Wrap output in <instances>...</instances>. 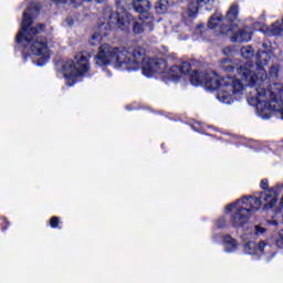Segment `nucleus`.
Instances as JSON below:
<instances>
[{
    "label": "nucleus",
    "instance_id": "obj_20",
    "mask_svg": "<svg viewBox=\"0 0 283 283\" xmlns=\"http://www.w3.org/2000/svg\"><path fill=\"white\" fill-rule=\"evenodd\" d=\"M280 70L277 69V66H272L270 69V78L272 81H275V78H277V74H279Z\"/></svg>",
    "mask_w": 283,
    "mask_h": 283
},
{
    "label": "nucleus",
    "instance_id": "obj_29",
    "mask_svg": "<svg viewBox=\"0 0 283 283\" xmlns=\"http://www.w3.org/2000/svg\"><path fill=\"white\" fill-rule=\"evenodd\" d=\"M280 208L283 209V196L281 197V200H280Z\"/></svg>",
    "mask_w": 283,
    "mask_h": 283
},
{
    "label": "nucleus",
    "instance_id": "obj_18",
    "mask_svg": "<svg viewBox=\"0 0 283 283\" xmlns=\"http://www.w3.org/2000/svg\"><path fill=\"white\" fill-rule=\"evenodd\" d=\"M241 56L243 59H247V60L251 59L253 56V48H251V46H243L241 49Z\"/></svg>",
    "mask_w": 283,
    "mask_h": 283
},
{
    "label": "nucleus",
    "instance_id": "obj_7",
    "mask_svg": "<svg viewBox=\"0 0 283 283\" xmlns=\"http://www.w3.org/2000/svg\"><path fill=\"white\" fill-rule=\"evenodd\" d=\"M62 72L66 81V85L72 87L76 83V78L85 76L90 72V54L78 53L74 60H67L62 65Z\"/></svg>",
    "mask_w": 283,
    "mask_h": 283
},
{
    "label": "nucleus",
    "instance_id": "obj_9",
    "mask_svg": "<svg viewBox=\"0 0 283 283\" xmlns=\"http://www.w3.org/2000/svg\"><path fill=\"white\" fill-rule=\"evenodd\" d=\"M229 32H232V43H249L251 40V29L249 28L235 31L234 27H230L228 31H224V29L221 30V34H229Z\"/></svg>",
    "mask_w": 283,
    "mask_h": 283
},
{
    "label": "nucleus",
    "instance_id": "obj_27",
    "mask_svg": "<svg viewBox=\"0 0 283 283\" xmlns=\"http://www.w3.org/2000/svg\"><path fill=\"white\" fill-rule=\"evenodd\" d=\"M197 3L199 7L207 6V3H209V0H197Z\"/></svg>",
    "mask_w": 283,
    "mask_h": 283
},
{
    "label": "nucleus",
    "instance_id": "obj_24",
    "mask_svg": "<svg viewBox=\"0 0 283 283\" xmlns=\"http://www.w3.org/2000/svg\"><path fill=\"white\" fill-rule=\"evenodd\" d=\"M50 227H52V229H56L59 227V219H57V217L51 218Z\"/></svg>",
    "mask_w": 283,
    "mask_h": 283
},
{
    "label": "nucleus",
    "instance_id": "obj_30",
    "mask_svg": "<svg viewBox=\"0 0 283 283\" xmlns=\"http://www.w3.org/2000/svg\"><path fill=\"white\" fill-rule=\"evenodd\" d=\"M281 187H282V191H283V184L281 185Z\"/></svg>",
    "mask_w": 283,
    "mask_h": 283
},
{
    "label": "nucleus",
    "instance_id": "obj_15",
    "mask_svg": "<svg viewBox=\"0 0 283 283\" xmlns=\"http://www.w3.org/2000/svg\"><path fill=\"white\" fill-rule=\"evenodd\" d=\"M167 0H159L155 6V10L158 14H165L167 12Z\"/></svg>",
    "mask_w": 283,
    "mask_h": 283
},
{
    "label": "nucleus",
    "instance_id": "obj_12",
    "mask_svg": "<svg viewBox=\"0 0 283 283\" xmlns=\"http://www.w3.org/2000/svg\"><path fill=\"white\" fill-rule=\"evenodd\" d=\"M238 17H240V7L238 4L230 6L226 19H228L230 23H234V21H238Z\"/></svg>",
    "mask_w": 283,
    "mask_h": 283
},
{
    "label": "nucleus",
    "instance_id": "obj_6",
    "mask_svg": "<svg viewBox=\"0 0 283 283\" xmlns=\"http://www.w3.org/2000/svg\"><path fill=\"white\" fill-rule=\"evenodd\" d=\"M103 14L104 22L94 31L90 41L91 45H101L107 39V34H109L113 28H118L123 32H127L129 25H132V21H134V17L126 10L117 12L113 11L112 7L104 9Z\"/></svg>",
    "mask_w": 283,
    "mask_h": 283
},
{
    "label": "nucleus",
    "instance_id": "obj_11",
    "mask_svg": "<svg viewBox=\"0 0 283 283\" xmlns=\"http://www.w3.org/2000/svg\"><path fill=\"white\" fill-rule=\"evenodd\" d=\"M132 6L138 14H147V12L151 10V3L149 0H133Z\"/></svg>",
    "mask_w": 283,
    "mask_h": 283
},
{
    "label": "nucleus",
    "instance_id": "obj_3",
    "mask_svg": "<svg viewBox=\"0 0 283 283\" xmlns=\"http://www.w3.org/2000/svg\"><path fill=\"white\" fill-rule=\"evenodd\" d=\"M282 196V185H275L265 192L254 196H245L224 208V213H231L230 223L234 229H244L249 224V218L258 213L263 207L264 211L274 209Z\"/></svg>",
    "mask_w": 283,
    "mask_h": 283
},
{
    "label": "nucleus",
    "instance_id": "obj_21",
    "mask_svg": "<svg viewBox=\"0 0 283 283\" xmlns=\"http://www.w3.org/2000/svg\"><path fill=\"white\" fill-rule=\"evenodd\" d=\"M130 0H116L117 8L125 10L129 6Z\"/></svg>",
    "mask_w": 283,
    "mask_h": 283
},
{
    "label": "nucleus",
    "instance_id": "obj_14",
    "mask_svg": "<svg viewBox=\"0 0 283 283\" xmlns=\"http://www.w3.org/2000/svg\"><path fill=\"white\" fill-rule=\"evenodd\" d=\"M222 25V15L217 13L212 15L208 22V28L216 30V28Z\"/></svg>",
    "mask_w": 283,
    "mask_h": 283
},
{
    "label": "nucleus",
    "instance_id": "obj_17",
    "mask_svg": "<svg viewBox=\"0 0 283 283\" xmlns=\"http://www.w3.org/2000/svg\"><path fill=\"white\" fill-rule=\"evenodd\" d=\"M196 14H198V7L197 6H190L188 8V11L186 15L188 17V22L191 23L193 19H196Z\"/></svg>",
    "mask_w": 283,
    "mask_h": 283
},
{
    "label": "nucleus",
    "instance_id": "obj_5",
    "mask_svg": "<svg viewBox=\"0 0 283 283\" xmlns=\"http://www.w3.org/2000/svg\"><path fill=\"white\" fill-rule=\"evenodd\" d=\"M39 13V4L31 2L28 10L23 13L22 27L17 35V43H24V50L22 51L24 61H28V53L33 56H38L34 61L35 65L43 67L48 61H50V48L52 44L48 43L45 38H38L36 34H41L45 30V25L39 24L38 27H32V17Z\"/></svg>",
    "mask_w": 283,
    "mask_h": 283
},
{
    "label": "nucleus",
    "instance_id": "obj_16",
    "mask_svg": "<svg viewBox=\"0 0 283 283\" xmlns=\"http://www.w3.org/2000/svg\"><path fill=\"white\" fill-rule=\"evenodd\" d=\"M221 67L224 70V72H233V63L231 62V59L226 57L221 60Z\"/></svg>",
    "mask_w": 283,
    "mask_h": 283
},
{
    "label": "nucleus",
    "instance_id": "obj_22",
    "mask_svg": "<svg viewBox=\"0 0 283 283\" xmlns=\"http://www.w3.org/2000/svg\"><path fill=\"white\" fill-rule=\"evenodd\" d=\"M217 227L218 229H224V227H227V219L224 217L219 218Z\"/></svg>",
    "mask_w": 283,
    "mask_h": 283
},
{
    "label": "nucleus",
    "instance_id": "obj_23",
    "mask_svg": "<svg viewBox=\"0 0 283 283\" xmlns=\"http://www.w3.org/2000/svg\"><path fill=\"white\" fill-rule=\"evenodd\" d=\"M276 245L280 248V249H283V230H281L279 232V238L276 240Z\"/></svg>",
    "mask_w": 283,
    "mask_h": 283
},
{
    "label": "nucleus",
    "instance_id": "obj_2",
    "mask_svg": "<svg viewBox=\"0 0 283 283\" xmlns=\"http://www.w3.org/2000/svg\"><path fill=\"white\" fill-rule=\"evenodd\" d=\"M95 64L113 65L116 70L135 71L140 70L146 78H151L156 74H163L166 81H178L184 74L191 72L189 62L175 65L167 70V61L145 57V50L140 46L112 48L109 44H102L99 52L95 56Z\"/></svg>",
    "mask_w": 283,
    "mask_h": 283
},
{
    "label": "nucleus",
    "instance_id": "obj_19",
    "mask_svg": "<svg viewBox=\"0 0 283 283\" xmlns=\"http://www.w3.org/2000/svg\"><path fill=\"white\" fill-rule=\"evenodd\" d=\"M266 233V229L260 224L254 226V234H256L258 237L260 235H264Z\"/></svg>",
    "mask_w": 283,
    "mask_h": 283
},
{
    "label": "nucleus",
    "instance_id": "obj_26",
    "mask_svg": "<svg viewBox=\"0 0 283 283\" xmlns=\"http://www.w3.org/2000/svg\"><path fill=\"white\" fill-rule=\"evenodd\" d=\"M223 54H226L227 56H230L231 54H233V51L231 50V48H226L223 49Z\"/></svg>",
    "mask_w": 283,
    "mask_h": 283
},
{
    "label": "nucleus",
    "instance_id": "obj_13",
    "mask_svg": "<svg viewBox=\"0 0 283 283\" xmlns=\"http://www.w3.org/2000/svg\"><path fill=\"white\" fill-rule=\"evenodd\" d=\"M223 245L226 249V253H233L238 249V241L231 238V235H226L223 238Z\"/></svg>",
    "mask_w": 283,
    "mask_h": 283
},
{
    "label": "nucleus",
    "instance_id": "obj_10",
    "mask_svg": "<svg viewBox=\"0 0 283 283\" xmlns=\"http://www.w3.org/2000/svg\"><path fill=\"white\" fill-rule=\"evenodd\" d=\"M145 30L151 32L154 30V18L147 15H139L137 21H134L133 32L135 34H143Z\"/></svg>",
    "mask_w": 283,
    "mask_h": 283
},
{
    "label": "nucleus",
    "instance_id": "obj_4",
    "mask_svg": "<svg viewBox=\"0 0 283 283\" xmlns=\"http://www.w3.org/2000/svg\"><path fill=\"white\" fill-rule=\"evenodd\" d=\"M282 196V185H275L265 192L254 196H245L224 208V213H231L230 223L234 229H244L249 224V218L258 213L263 207L264 211L274 209Z\"/></svg>",
    "mask_w": 283,
    "mask_h": 283
},
{
    "label": "nucleus",
    "instance_id": "obj_1",
    "mask_svg": "<svg viewBox=\"0 0 283 283\" xmlns=\"http://www.w3.org/2000/svg\"><path fill=\"white\" fill-rule=\"evenodd\" d=\"M266 56V52L258 53L255 65L248 62L237 69V78H222L216 72L205 74L193 71L190 74V83L195 87L205 85L210 92L219 90L217 98L224 105H231L245 96L249 105L256 107V114L263 120H269L273 112H280L283 120L282 84H271L264 69Z\"/></svg>",
    "mask_w": 283,
    "mask_h": 283
},
{
    "label": "nucleus",
    "instance_id": "obj_28",
    "mask_svg": "<svg viewBox=\"0 0 283 283\" xmlns=\"http://www.w3.org/2000/svg\"><path fill=\"white\" fill-rule=\"evenodd\" d=\"M269 224H271L272 227H277V221L276 220H270Z\"/></svg>",
    "mask_w": 283,
    "mask_h": 283
},
{
    "label": "nucleus",
    "instance_id": "obj_8",
    "mask_svg": "<svg viewBox=\"0 0 283 283\" xmlns=\"http://www.w3.org/2000/svg\"><path fill=\"white\" fill-rule=\"evenodd\" d=\"M244 251L248 255H258V258H262V255H264L265 260H273L275 255V252H273L271 245L264 241L260 242L259 244L253 241H248L244 244Z\"/></svg>",
    "mask_w": 283,
    "mask_h": 283
},
{
    "label": "nucleus",
    "instance_id": "obj_25",
    "mask_svg": "<svg viewBox=\"0 0 283 283\" xmlns=\"http://www.w3.org/2000/svg\"><path fill=\"white\" fill-rule=\"evenodd\" d=\"M261 189H269V180L266 179L261 180Z\"/></svg>",
    "mask_w": 283,
    "mask_h": 283
}]
</instances>
